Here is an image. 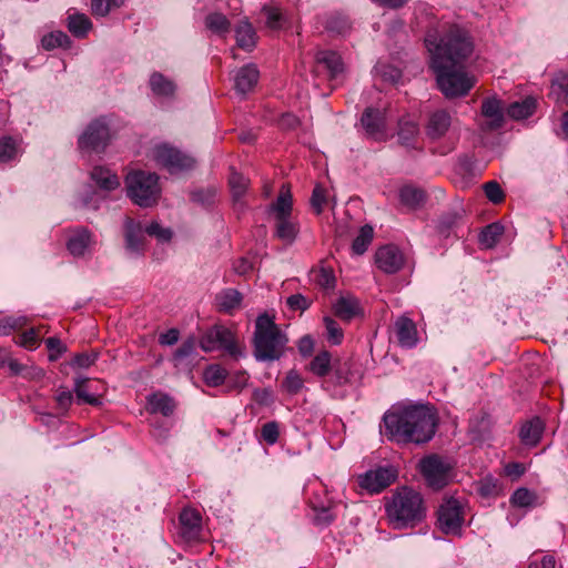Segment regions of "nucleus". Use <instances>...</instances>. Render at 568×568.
Returning <instances> with one entry per match:
<instances>
[{"instance_id": "13d9d810", "label": "nucleus", "mask_w": 568, "mask_h": 568, "mask_svg": "<svg viewBox=\"0 0 568 568\" xmlns=\"http://www.w3.org/2000/svg\"><path fill=\"white\" fill-rule=\"evenodd\" d=\"M263 11L265 13L266 26L272 30L280 29L281 24H282V19H283L280 10L276 8L265 7Z\"/></svg>"}, {"instance_id": "0e129e2a", "label": "nucleus", "mask_w": 568, "mask_h": 568, "mask_svg": "<svg viewBox=\"0 0 568 568\" xmlns=\"http://www.w3.org/2000/svg\"><path fill=\"white\" fill-rule=\"evenodd\" d=\"M286 304L292 311H305L310 307L311 302L302 294H294L287 297Z\"/></svg>"}, {"instance_id": "3c124183", "label": "nucleus", "mask_w": 568, "mask_h": 568, "mask_svg": "<svg viewBox=\"0 0 568 568\" xmlns=\"http://www.w3.org/2000/svg\"><path fill=\"white\" fill-rule=\"evenodd\" d=\"M324 324L327 332V338L334 345H338L343 341V329L339 327L336 321L331 317L324 318Z\"/></svg>"}, {"instance_id": "aec40b11", "label": "nucleus", "mask_w": 568, "mask_h": 568, "mask_svg": "<svg viewBox=\"0 0 568 568\" xmlns=\"http://www.w3.org/2000/svg\"><path fill=\"white\" fill-rule=\"evenodd\" d=\"M398 343L404 347H413L417 343V328L413 320L400 316L395 322Z\"/></svg>"}, {"instance_id": "bb28decb", "label": "nucleus", "mask_w": 568, "mask_h": 568, "mask_svg": "<svg viewBox=\"0 0 568 568\" xmlns=\"http://www.w3.org/2000/svg\"><path fill=\"white\" fill-rule=\"evenodd\" d=\"M74 392L79 402L92 406H100L102 404L101 393H98L97 389L93 388L89 379H78L75 382Z\"/></svg>"}, {"instance_id": "473e14b6", "label": "nucleus", "mask_w": 568, "mask_h": 568, "mask_svg": "<svg viewBox=\"0 0 568 568\" xmlns=\"http://www.w3.org/2000/svg\"><path fill=\"white\" fill-rule=\"evenodd\" d=\"M92 23L83 13H72L68 17V29L77 38H84L91 30Z\"/></svg>"}, {"instance_id": "0eeeda50", "label": "nucleus", "mask_w": 568, "mask_h": 568, "mask_svg": "<svg viewBox=\"0 0 568 568\" xmlns=\"http://www.w3.org/2000/svg\"><path fill=\"white\" fill-rule=\"evenodd\" d=\"M200 346L204 352L223 349L235 358L243 355L234 333L223 325H214L206 329L200 339Z\"/></svg>"}, {"instance_id": "5fc2aeb1", "label": "nucleus", "mask_w": 568, "mask_h": 568, "mask_svg": "<svg viewBox=\"0 0 568 568\" xmlns=\"http://www.w3.org/2000/svg\"><path fill=\"white\" fill-rule=\"evenodd\" d=\"M478 490L484 497L498 495V481L493 477H485L480 480Z\"/></svg>"}, {"instance_id": "680f3d73", "label": "nucleus", "mask_w": 568, "mask_h": 568, "mask_svg": "<svg viewBox=\"0 0 568 568\" xmlns=\"http://www.w3.org/2000/svg\"><path fill=\"white\" fill-rule=\"evenodd\" d=\"M39 338H40V329L31 328L21 335L20 344L23 347L34 349L38 346Z\"/></svg>"}, {"instance_id": "a19ab883", "label": "nucleus", "mask_w": 568, "mask_h": 568, "mask_svg": "<svg viewBox=\"0 0 568 568\" xmlns=\"http://www.w3.org/2000/svg\"><path fill=\"white\" fill-rule=\"evenodd\" d=\"M325 28L332 33L345 36L351 30V22L346 16L334 14L327 19Z\"/></svg>"}, {"instance_id": "864d4df0", "label": "nucleus", "mask_w": 568, "mask_h": 568, "mask_svg": "<svg viewBox=\"0 0 568 568\" xmlns=\"http://www.w3.org/2000/svg\"><path fill=\"white\" fill-rule=\"evenodd\" d=\"M261 436L264 442L273 445L277 442L280 436L278 425L276 422H268L262 426Z\"/></svg>"}, {"instance_id": "f03ea898", "label": "nucleus", "mask_w": 568, "mask_h": 568, "mask_svg": "<svg viewBox=\"0 0 568 568\" xmlns=\"http://www.w3.org/2000/svg\"><path fill=\"white\" fill-rule=\"evenodd\" d=\"M385 436L397 444H425L435 435L438 417L429 405H397L383 416Z\"/></svg>"}, {"instance_id": "774afa93", "label": "nucleus", "mask_w": 568, "mask_h": 568, "mask_svg": "<svg viewBox=\"0 0 568 568\" xmlns=\"http://www.w3.org/2000/svg\"><path fill=\"white\" fill-rule=\"evenodd\" d=\"M555 558L546 555L540 560H530L527 568H555Z\"/></svg>"}, {"instance_id": "e2e57ef3", "label": "nucleus", "mask_w": 568, "mask_h": 568, "mask_svg": "<svg viewBox=\"0 0 568 568\" xmlns=\"http://www.w3.org/2000/svg\"><path fill=\"white\" fill-rule=\"evenodd\" d=\"M195 349V339L193 337L184 341L174 353V361L180 362L185 357H189Z\"/></svg>"}, {"instance_id": "4468645a", "label": "nucleus", "mask_w": 568, "mask_h": 568, "mask_svg": "<svg viewBox=\"0 0 568 568\" xmlns=\"http://www.w3.org/2000/svg\"><path fill=\"white\" fill-rule=\"evenodd\" d=\"M361 122L369 138L376 141H385L387 139L384 112L378 109L367 108L361 118Z\"/></svg>"}, {"instance_id": "09e8293b", "label": "nucleus", "mask_w": 568, "mask_h": 568, "mask_svg": "<svg viewBox=\"0 0 568 568\" xmlns=\"http://www.w3.org/2000/svg\"><path fill=\"white\" fill-rule=\"evenodd\" d=\"M536 496L527 488H518L511 495L510 501L517 507H529L534 504Z\"/></svg>"}, {"instance_id": "7c9ffc66", "label": "nucleus", "mask_w": 568, "mask_h": 568, "mask_svg": "<svg viewBox=\"0 0 568 568\" xmlns=\"http://www.w3.org/2000/svg\"><path fill=\"white\" fill-rule=\"evenodd\" d=\"M91 178L102 190L111 191L120 185L118 176L102 166H95L91 172Z\"/></svg>"}, {"instance_id": "2f4dec72", "label": "nucleus", "mask_w": 568, "mask_h": 568, "mask_svg": "<svg viewBox=\"0 0 568 568\" xmlns=\"http://www.w3.org/2000/svg\"><path fill=\"white\" fill-rule=\"evenodd\" d=\"M150 88L152 92L161 97H171L174 94L175 84L160 72H153L150 77Z\"/></svg>"}, {"instance_id": "412c9836", "label": "nucleus", "mask_w": 568, "mask_h": 568, "mask_svg": "<svg viewBox=\"0 0 568 568\" xmlns=\"http://www.w3.org/2000/svg\"><path fill=\"white\" fill-rule=\"evenodd\" d=\"M481 114L488 119L487 128L497 130L503 126L504 113L500 100L497 98H487L481 103Z\"/></svg>"}, {"instance_id": "f3484780", "label": "nucleus", "mask_w": 568, "mask_h": 568, "mask_svg": "<svg viewBox=\"0 0 568 568\" xmlns=\"http://www.w3.org/2000/svg\"><path fill=\"white\" fill-rule=\"evenodd\" d=\"M452 125V116L445 110H437L429 115L425 133L430 140L443 138Z\"/></svg>"}, {"instance_id": "39448f33", "label": "nucleus", "mask_w": 568, "mask_h": 568, "mask_svg": "<svg viewBox=\"0 0 568 568\" xmlns=\"http://www.w3.org/2000/svg\"><path fill=\"white\" fill-rule=\"evenodd\" d=\"M128 196L141 207H151L158 203L161 195L159 176L142 170L132 171L125 178Z\"/></svg>"}, {"instance_id": "a18cd8bd", "label": "nucleus", "mask_w": 568, "mask_h": 568, "mask_svg": "<svg viewBox=\"0 0 568 568\" xmlns=\"http://www.w3.org/2000/svg\"><path fill=\"white\" fill-rule=\"evenodd\" d=\"M123 0H92L91 10L95 17H105L111 10L119 8Z\"/></svg>"}, {"instance_id": "6ab92c4d", "label": "nucleus", "mask_w": 568, "mask_h": 568, "mask_svg": "<svg viewBox=\"0 0 568 568\" xmlns=\"http://www.w3.org/2000/svg\"><path fill=\"white\" fill-rule=\"evenodd\" d=\"M124 235L126 248L132 253H141L144 248L143 229L139 222L125 217Z\"/></svg>"}, {"instance_id": "4d7b16f0", "label": "nucleus", "mask_w": 568, "mask_h": 568, "mask_svg": "<svg viewBox=\"0 0 568 568\" xmlns=\"http://www.w3.org/2000/svg\"><path fill=\"white\" fill-rule=\"evenodd\" d=\"M45 345L50 351L49 361L51 362L57 361L67 349L65 346L60 341V338L58 337H49L45 341Z\"/></svg>"}, {"instance_id": "37998d69", "label": "nucleus", "mask_w": 568, "mask_h": 568, "mask_svg": "<svg viewBox=\"0 0 568 568\" xmlns=\"http://www.w3.org/2000/svg\"><path fill=\"white\" fill-rule=\"evenodd\" d=\"M18 144L11 136L0 138V162L7 163L16 159Z\"/></svg>"}, {"instance_id": "f257e3e1", "label": "nucleus", "mask_w": 568, "mask_h": 568, "mask_svg": "<svg viewBox=\"0 0 568 568\" xmlns=\"http://www.w3.org/2000/svg\"><path fill=\"white\" fill-rule=\"evenodd\" d=\"M425 44L430 53V67L438 88L446 98L466 95L475 84V78L464 70L463 62L473 53V42L467 32L450 27L440 39L427 33Z\"/></svg>"}, {"instance_id": "bf43d9fd", "label": "nucleus", "mask_w": 568, "mask_h": 568, "mask_svg": "<svg viewBox=\"0 0 568 568\" xmlns=\"http://www.w3.org/2000/svg\"><path fill=\"white\" fill-rule=\"evenodd\" d=\"M326 191L320 185H316L313 190L311 197V205L317 214L323 212L324 205L326 203Z\"/></svg>"}, {"instance_id": "ddd939ff", "label": "nucleus", "mask_w": 568, "mask_h": 568, "mask_svg": "<svg viewBox=\"0 0 568 568\" xmlns=\"http://www.w3.org/2000/svg\"><path fill=\"white\" fill-rule=\"evenodd\" d=\"M375 262L377 267L384 273L395 274L404 265V255L397 246L388 244L376 251Z\"/></svg>"}, {"instance_id": "ea45409f", "label": "nucleus", "mask_w": 568, "mask_h": 568, "mask_svg": "<svg viewBox=\"0 0 568 568\" xmlns=\"http://www.w3.org/2000/svg\"><path fill=\"white\" fill-rule=\"evenodd\" d=\"M227 372L221 365L213 364L205 368L203 377L206 385L211 387L220 386L224 383Z\"/></svg>"}, {"instance_id": "6e6d98bb", "label": "nucleus", "mask_w": 568, "mask_h": 568, "mask_svg": "<svg viewBox=\"0 0 568 568\" xmlns=\"http://www.w3.org/2000/svg\"><path fill=\"white\" fill-rule=\"evenodd\" d=\"M550 94L556 95L557 100H565L568 104V77H562L561 80H554Z\"/></svg>"}, {"instance_id": "72a5a7b5", "label": "nucleus", "mask_w": 568, "mask_h": 568, "mask_svg": "<svg viewBox=\"0 0 568 568\" xmlns=\"http://www.w3.org/2000/svg\"><path fill=\"white\" fill-rule=\"evenodd\" d=\"M536 109V100L531 97L521 102H514L507 109V114L515 120H523L530 116Z\"/></svg>"}, {"instance_id": "4be33fe9", "label": "nucleus", "mask_w": 568, "mask_h": 568, "mask_svg": "<svg viewBox=\"0 0 568 568\" xmlns=\"http://www.w3.org/2000/svg\"><path fill=\"white\" fill-rule=\"evenodd\" d=\"M148 406L150 413L170 417L176 408V403L170 395L158 392L148 396Z\"/></svg>"}, {"instance_id": "49530a36", "label": "nucleus", "mask_w": 568, "mask_h": 568, "mask_svg": "<svg viewBox=\"0 0 568 568\" xmlns=\"http://www.w3.org/2000/svg\"><path fill=\"white\" fill-rule=\"evenodd\" d=\"M304 381L296 371H290L282 383V387L291 395H295L302 390Z\"/></svg>"}, {"instance_id": "393cba45", "label": "nucleus", "mask_w": 568, "mask_h": 568, "mask_svg": "<svg viewBox=\"0 0 568 568\" xmlns=\"http://www.w3.org/2000/svg\"><path fill=\"white\" fill-rule=\"evenodd\" d=\"M300 232V225L292 216L275 220V236L286 244H292Z\"/></svg>"}, {"instance_id": "a878e982", "label": "nucleus", "mask_w": 568, "mask_h": 568, "mask_svg": "<svg viewBox=\"0 0 568 568\" xmlns=\"http://www.w3.org/2000/svg\"><path fill=\"white\" fill-rule=\"evenodd\" d=\"M542 430L544 424L538 417L525 423L519 432L521 443L527 446H536L541 438Z\"/></svg>"}, {"instance_id": "603ef678", "label": "nucleus", "mask_w": 568, "mask_h": 568, "mask_svg": "<svg viewBox=\"0 0 568 568\" xmlns=\"http://www.w3.org/2000/svg\"><path fill=\"white\" fill-rule=\"evenodd\" d=\"M145 233L150 236L156 237L160 242H169L172 239V231L168 227H163L158 222H152L148 225Z\"/></svg>"}, {"instance_id": "c85d7f7f", "label": "nucleus", "mask_w": 568, "mask_h": 568, "mask_svg": "<svg viewBox=\"0 0 568 568\" xmlns=\"http://www.w3.org/2000/svg\"><path fill=\"white\" fill-rule=\"evenodd\" d=\"M293 209L292 195L285 185L282 186L277 200L270 206V211L274 214V219L291 216Z\"/></svg>"}, {"instance_id": "a211bd4d", "label": "nucleus", "mask_w": 568, "mask_h": 568, "mask_svg": "<svg viewBox=\"0 0 568 568\" xmlns=\"http://www.w3.org/2000/svg\"><path fill=\"white\" fill-rule=\"evenodd\" d=\"M317 68L323 67L328 72L331 80L336 79L344 71V63L341 55L331 50H320L315 54Z\"/></svg>"}, {"instance_id": "4c0bfd02", "label": "nucleus", "mask_w": 568, "mask_h": 568, "mask_svg": "<svg viewBox=\"0 0 568 568\" xmlns=\"http://www.w3.org/2000/svg\"><path fill=\"white\" fill-rule=\"evenodd\" d=\"M310 371L318 377L326 376L331 371V354L327 351L320 352L310 363Z\"/></svg>"}, {"instance_id": "9b49d317", "label": "nucleus", "mask_w": 568, "mask_h": 568, "mask_svg": "<svg viewBox=\"0 0 568 568\" xmlns=\"http://www.w3.org/2000/svg\"><path fill=\"white\" fill-rule=\"evenodd\" d=\"M180 537L186 542H195L201 539L202 535V517L201 514L191 508L182 510L179 517Z\"/></svg>"}, {"instance_id": "423d86ee", "label": "nucleus", "mask_w": 568, "mask_h": 568, "mask_svg": "<svg viewBox=\"0 0 568 568\" xmlns=\"http://www.w3.org/2000/svg\"><path fill=\"white\" fill-rule=\"evenodd\" d=\"M454 463L444 456L430 454L419 462V471L427 486L439 490L447 486L453 477Z\"/></svg>"}, {"instance_id": "cd10ccee", "label": "nucleus", "mask_w": 568, "mask_h": 568, "mask_svg": "<svg viewBox=\"0 0 568 568\" xmlns=\"http://www.w3.org/2000/svg\"><path fill=\"white\" fill-rule=\"evenodd\" d=\"M236 43L241 49L252 51L256 44V34L247 20H242L235 28Z\"/></svg>"}, {"instance_id": "5701e85b", "label": "nucleus", "mask_w": 568, "mask_h": 568, "mask_svg": "<svg viewBox=\"0 0 568 568\" xmlns=\"http://www.w3.org/2000/svg\"><path fill=\"white\" fill-rule=\"evenodd\" d=\"M243 296L234 288H225L215 296L217 310L222 313L233 314L241 307Z\"/></svg>"}, {"instance_id": "338daca9", "label": "nucleus", "mask_w": 568, "mask_h": 568, "mask_svg": "<svg viewBox=\"0 0 568 568\" xmlns=\"http://www.w3.org/2000/svg\"><path fill=\"white\" fill-rule=\"evenodd\" d=\"M20 326L19 320L12 317L0 318V336L9 335Z\"/></svg>"}, {"instance_id": "1a4fd4ad", "label": "nucleus", "mask_w": 568, "mask_h": 568, "mask_svg": "<svg viewBox=\"0 0 568 568\" xmlns=\"http://www.w3.org/2000/svg\"><path fill=\"white\" fill-rule=\"evenodd\" d=\"M153 158L171 173L191 170L195 165L194 158L169 144L156 145L153 149Z\"/></svg>"}, {"instance_id": "2eb2a0df", "label": "nucleus", "mask_w": 568, "mask_h": 568, "mask_svg": "<svg viewBox=\"0 0 568 568\" xmlns=\"http://www.w3.org/2000/svg\"><path fill=\"white\" fill-rule=\"evenodd\" d=\"M260 71L253 63L240 68L234 74V90L237 94L245 97L257 85Z\"/></svg>"}, {"instance_id": "dca6fc26", "label": "nucleus", "mask_w": 568, "mask_h": 568, "mask_svg": "<svg viewBox=\"0 0 568 568\" xmlns=\"http://www.w3.org/2000/svg\"><path fill=\"white\" fill-rule=\"evenodd\" d=\"M398 142L406 149L422 150L419 142V126L410 116H404L398 121Z\"/></svg>"}, {"instance_id": "c756f323", "label": "nucleus", "mask_w": 568, "mask_h": 568, "mask_svg": "<svg viewBox=\"0 0 568 568\" xmlns=\"http://www.w3.org/2000/svg\"><path fill=\"white\" fill-rule=\"evenodd\" d=\"M91 244V234L88 230H79L70 236L67 247L73 256L84 255Z\"/></svg>"}, {"instance_id": "052dcab7", "label": "nucleus", "mask_w": 568, "mask_h": 568, "mask_svg": "<svg viewBox=\"0 0 568 568\" xmlns=\"http://www.w3.org/2000/svg\"><path fill=\"white\" fill-rule=\"evenodd\" d=\"M316 283L323 288H333L336 283V278L331 268L322 267L316 275Z\"/></svg>"}, {"instance_id": "8fccbe9b", "label": "nucleus", "mask_w": 568, "mask_h": 568, "mask_svg": "<svg viewBox=\"0 0 568 568\" xmlns=\"http://www.w3.org/2000/svg\"><path fill=\"white\" fill-rule=\"evenodd\" d=\"M486 197L494 204H499L505 199V193L496 181H489L483 185Z\"/></svg>"}, {"instance_id": "58836bf2", "label": "nucleus", "mask_w": 568, "mask_h": 568, "mask_svg": "<svg viewBox=\"0 0 568 568\" xmlns=\"http://www.w3.org/2000/svg\"><path fill=\"white\" fill-rule=\"evenodd\" d=\"M373 227L369 225H364L361 227L358 235L355 237L352 244V251L361 255L366 252L368 245L373 240Z\"/></svg>"}, {"instance_id": "e433bc0d", "label": "nucleus", "mask_w": 568, "mask_h": 568, "mask_svg": "<svg viewBox=\"0 0 568 568\" xmlns=\"http://www.w3.org/2000/svg\"><path fill=\"white\" fill-rule=\"evenodd\" d=\"M504 233V226L499 223L487 225L479 235V242L485 248L494 247Z\"/></svg>"}, {"instance_id": "c03bdc74", "label": "nucleus", "mask_w": 568, "mask_h": 568, "mask_svg": "<svg viewBox=\"0 0 568 568\" xmlns=\"http://www.w3.org/2000/svg\"><path fill=\"white\" fill-rule=\"evenodd\" d=\"M470 429L476 433L479 438H485L490 433L491 419L487 414H481L470 420Z\"/></svg>"}, {"instance_id": "79ce46f5", "label": "nucleus", "mask_w": 568, "mask_h": 568, "mask_svg": "<svg viewBox=\"0 0 568 568\" xmlns=\"http://www.w3.org/2000/svg\"><path fill=\"white\" fill-rule=\"evenodd\" d=\"M70 43L69 37L62 31L51 32L45 34L41 39V44L45 50H52L55 48H64Z\"/></svg>"}, {"instance_id": "de8ad7c7", "label": "nucleus", "mask_w": 568, "mask_h": 568, "mask_svg": "<svg viewBox=\"0 0 568 568\" xmlns=\"http://www.w3.org/2000/svg\"><path fill=\"white\" fill-rule=\"evenodd\" d=\"M229 183L235 199L243 196L248 186V180L237 172H232Z\"/></svg>"}, {"instance_id": "f704fd0d", "label": "nucleus", "mask_w": 568, "mask_h": 568, "mask_svg": "<svg viewBox=\"0 0 568 568\" xmlns=\"http://www.w3.org/2000/svg\"><path fill=\"white\" fill-rule=\"evenodd\" d=\"M205 27L210 31H212L221 37H224L231 30V22L224 14H222L220 12H212V13L207 14L205 18Z\"/></svg>"}, {"instance_id": "6e6552de", "label": "nucleus", "mask_w": 568, "mask_h": 568, "mask_svg": "<svg viewBox=\"0 0 568 568\" xmlns=\"http://www.w3.org/2000/svg\"><path fill=\"white\" fill-rule=\"evenodd\" d=\"M464 524V507L456 498L445 499L437 510V526L446 535H459Z\"/></svg>"}, {"instance_id": "69168bd1", "label": "nucleus", "mask_w": 568, "mask_h": 568, "mask_svg": "<svg viewBox=\"0 0 568 568\" xmlns=\"http://www.w3.org/2000/svg\"><path fill=\"white\" fill-rule=\"evenodd\" d=\"M98 353H81L77 354L72 361V365L80 368H88L95 363Z\"/></svg>"}, {"instance_id": "c9c22d12", "label": "nucleus", "mask_w": 568, "mask_h": 568, "mask_svg": "<svg viewBox=\"0 0 568 568\" xmlns=\"http://www.w3.org/2000/svg\"><path fill=\"white\" fill-rule=\"evenodd\" d=\"M399 199L402 204L415 209L424 202L425 194L424 191L418 187L405 185L399 190Z\"/></svg>"}, {"instance_id": "b1692460", "label": "nucleus", "mask_w": 568, "mask_h": 568, "mask_svg": "<svg viewBox=\"0 0 568 568\" xmlns=\"http://www.w3.org/2000/svg\"><path fill=\"white\" fill-rule=\"evenodd\" d=\"M358 300L352 295L341 296L334 304V313L343 321L349 322L359 314Z\"/></svg>"}, {"instance_id": "f8f14e48", "label": "nucleus", "mask_w": 568, "mask_h": 568, "mask_svg": "<svg viewBox=\"0 0 568 568\" xmlns=\"http://www.w3.org/2000/svg\"><path fill=\"white\" fill-rule=\"evenodd\" d=\"M396 479V473L392 468L379 467L368 470L359 477L362 488L372 494L381 493Z\"/></svg>"}, {"instance_id": "7ed1b4c3", "label": "nucleus", "mask_w": 568, "mask_h": 568, "mask_svg": "<svg viewBox=\"0 0 568 568\" xmlns=\"http://www.w3.org/2000/svg\"><path fill=\"white\" fill-rule=\"evenodd\" d=\"M385 514L393 529H413L425 520L427 506L419 491L402 486L385 498Z\"/></svg>"}, {"instance_id": "20e7f679", "label": "nucleus", "mask_w": 568, "mask_h": 568, "mask_svg": "<svg viewBox=\"0 0 568 568\" xmlns=\"http://www.w3.org/2000/svg\"><path fill=\"white\" fill-rule=\"evenodd\" d=\"M287 342V336L277 326L274 317L266 313L257 316L253 335L254 356L257 361H278L284 355Z\"/></svg>"}, {"instance_id": "9d476101", "label": "nucleus", "mask_w": 568, "mask_h": 568, "mask_svg": "<svg viewBox=\"0 0 568 568\" xmlns=\"http://www.w3.org/2000/svg\"><path fill=\"white\" fill-rule=\"evenodd\" d=\"M110 139V132L106 123L101 120L92 121L83 134L79 138V148L82 150H103Z\"/></svg>"}]
</instances>
